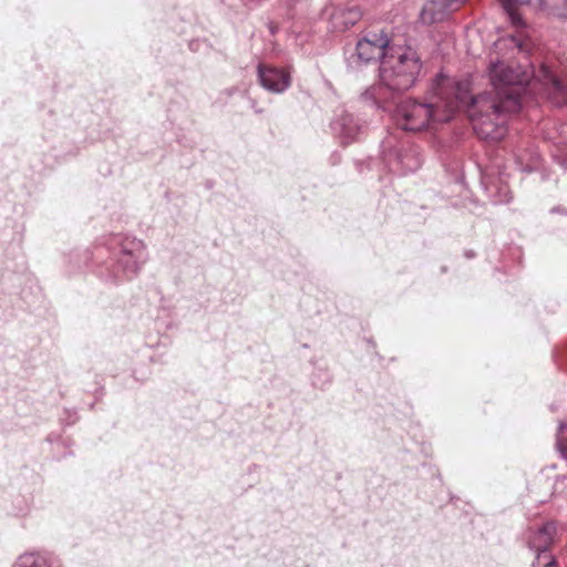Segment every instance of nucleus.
Listing matches in <instances>:
<instances>
[{
    "label": "nucleus",
    "instance_id": "f257e3e1",
    "mask_svg": "<svg viewBox=\"0 0 567 567\" xmlns=\"http://www.w3.org/2000/svg\"><path fill=\"white\" fill-rule=\"evenodd\" d=\"M492 92L471 97L467 89L445 75L433 81L429 101H402L394 118L402 130L420 132L436 123L447 122L462 106L468 107L473 128L483 140L499 141L506 133L508 115L520 109L522 92L534 76V71L514 69L504 62H492L488 68Z\"/></svg>",
    "mask_w": 567,
    "mask_h": 567
},
{
    "label": "nucleus",
    "instance_id": "f03ea898",
    "mask_svg": "<svg viewBox=\"0 0 567 567\" xmlns=\"http://www.w3.org/2000/svg\"><path fill=\"white\" fill-rule=\"evenodd\" d=\"M421 68L420 56L413 48L395 45L381 61L380 79L392 91H406L414 85Z\"/></svg>",
    "mask_w": 567,
    "mask_h": 567
},
{
    "label": "nucleus",
    "instance_id": "7ed1b4c3",
    "mask_svg": "<svg viewBox=\"0 0 567 567\" xmlns=\"http://www.w3.org/2000/svg\"><path fill=\"white\" fill-rule=\"evenodd\" d=\"M394 47L391 44L388 33L383 30L367 31L357 42L355 52L351 56V63L359 66L379 60L382 61L390 52V48Z\"/></svg>",
    "mask_w": 567,
    "mask_h": 567
},
{
    "label": "nucleus",
    "instance_id": "20e7f679",
    "mask_svg": "<svg viewBox=\"0 0 567 567\" xmlns=\"http://www.w3.org/2000/svg\"><path fill=\"white\" fill-rule=\"evenodd\" d=\"M146 261V250L141 240L125 238L122 244L117 267L122 269L124 278H132Z\"/></svg>",
    "mask_w": 567,
    "mask_h": 567
},
{
    "label": "nucleus",
    "instance_id": "39448f33",
    "mask_svg": "<svg viewBox=\"0 0 567 567\" xmlns=\"http://www.w3.org/2000/svg\"><path fill=\"white\" fill-rule=\"evenodd\" d=\"M258 78L260 84L268 91L281 93L290 85V75L285 70L259 64Z\"/></svg>",
    "mask_w": 567,
    "mask_h": 567
},
{
    "label": "nucleus",
    "instance_id": "423d86ee",
    "mask_svg": "<svg viewBox=\"0 0 567 567\" xmlns=\"http://www.w3.org/2000/svg\"><path fill=\"white\" fill-rule=\"evenodd\" d=\"M502 6L505 12L508 16L512 24L517 29V35L513 38L516 41V45L519 50H525L527 44L523 40L522 30L525 28V22L523 21L520 14L517 11V6L519 4H530L536 8L542 7L543 0H501Z\"/></svg>",
    "mask_w": 567,
    "mask_h": 567
},
{
    "label": "nucleus",
    "instance_id": "0eeeda50",
    "mask_svg": "<svg viewBox=\"0 0 567 567\" xmlns=\"http://www.w3.org/2000/svg\"><path fill=\"white\" fill-rule=\"evenodd\" d=\"M539 76L547 91L548 99L557 106L566 104L567 85L545 65L540 68Z\"/></svg>",
    "mask_w": 567,
    "mask_h": 567
},
{
    "label": "nucleus",
    "instance_id": "6e6552de",
    "mask_svg": "<svg viewBox=\"0 0 567 567\" xmlns=\"http://www.w3.org/2000/svg\"><path fill=\"white\" fill-rule=\"evenodd\" d=\"M451 11L444 0H431L423 6L419 19L422 24L431 25L444 21Z\"/></svg>",
    "mask_w": 567,
    "mask_h": 567
},
{
    "label": "nucleus",
    "instance_id": "1a4fd4ad",
    "mask_svg": "<svg viewBox=\"0 0 567 567\" xmlns=\"http://www.w3.org/2000/svg\"><path fill=\"white\" fill-rule=\"evenodd\" d=\"M333 131L340 136L342 143H350L355 140L362 130V125L352 114H343L334 121Z\"/></svg>",
    "mask_w": 567,
    "mask_h": 567
},
{
    "label": "nucleus",
    "instance_id": "9d476101",
    "mask_svg": "<svg viewBox=\"0 0 567 567\" xmlns=\"http://www.w3.org/2000/svg\"><path fill=\"white\" fill-rule=\"evenodd\" d=\"M556 527L554 523H546L529 536V547L536 553L549 551L548 548L553 543Z\"/></svg>",
    "mask_w": 567,
    "mask_h": 567
},
{
    "label": "nucleus",
    "instance_id": "9b49d317",
    "mask_svg": "<svg viewBox=\"0 0 567 567\" xmlns=\"http://www.w3.org/2000/svg\"><path fill=\"white\" fill-rule=\"evenodd\" d=\"M362 17V13L359 8L350 7L346 9H340L333 14V20L336 25L341 27L342 29H348L354 25Z\"/></svg>",
    "mask_w": 567,
    "mask_h": 567
},
{
    "label": "nucleus",
    "instance_id": "f8f14e48",
    "mask_svg": "<svg viewBox=\"0 0 567 567\" xmlns=\"http://www.w3.org/2000/svg\"><path fill=\"white\" fill-rule=\"evenodd\" d=\"M13 567H50L47 559L38 554L21 555Z\"/></svg>",
    "mask_w": 567,
    "mask_h": 567
},
{
    "label": "nucleus",
    "instance_id": "ddd939ff",
    "mask_svg": "<svg viewBox=\"0 0 567 567\" xmlns=\"http://www.w3.org/2000/svg\"><path fill=\"white\" fill-rule=\"evenodd\" d=\"M533 567H558L554 556L549 551L536 553Z\"/></svg>",
    "mask_w": 567,
    "mask_h": 567
},
{
    "label": "nucleus",
    "instance_id": "4468645a",
    "mask_svg": "<svg viewBox=\"0 0 567 567\" xmlns=\"http://www.w3.org/2000/svg\"><path fill=\"white\" fill-rule=\"evenodd\" d=\"M557 446L561 455L567 460V423L560 424L557 433Z\"/></svg>",
    "mask_w": 567,
    "mask_h": 567
},
{
    "label": "nucleus",
    "instance_id": "2eb2a0df",
    "mask_svg": "<svg viewBox=\"0 0 567 567\" xmlns=\"http://www.w3.org/2000/svg\"><path fill=\"white\" fill-rule=\"evenodd\" d=\"M405 158L409 159L408 156H404V157L400 156L399 159L403 164V166L406 168V171H414L420 166L419 159L414 158L413 164H410V163L404 162Z\"/></svg>",
    "mask_w": 567,
    "mask_h": 567
},
{
    "label": "nucleus",
    "instance_id": "dca6fc26",
    "mask_svg": "<svg viewBox=\"0 0 567 567\" xmlns=\"http://www.w3.org/2000/svg\"><path fill=\"white\" fill-rule=\"evenodd\" d=\"M557 14L561 19H567V0L565 3V8H563Z\"/></svg>",
    "mask_w": 567,
    "mask_h": 567
},
{
    "label": "nucleus",
    "instance_id": "f3484780",
    "mask_svg": "<svg viewBox=\"0 0 567 567\" xmlns=\"http://www.w3.org/2000/svg\"><path fill=\"white\" fill-rule=\"evenodd\" d=\"M449 1L451 2V6L454 4V3L455 4H460V3L463 2V0H449Z\"/></svg>",
    "mask_w": 567,
    "mask_h": 567
}]
</instances>
